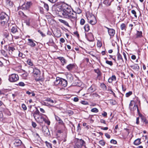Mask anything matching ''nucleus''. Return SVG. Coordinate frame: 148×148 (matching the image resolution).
Here are the masks:
<instances>
[{"instance_id": "nucleus-1", "label": "nucleus", "mask_w": 148, "mask_h": 148, "mask_svg": "<svg viewBox=\"0 0 148 148\" xmlns=\"http://www.w3.org/2000/svg\"><path fill=\"white\" fill-rule=\"evenodd\" d=\"M56 8L60 17L70 19L73 23H76L77 14L68 5L63 4L58 6Z\"/></svg>"}, {"instance_id": "nucleus-2", "label": "nucleus", "mask_w": 148, "mask_h": 148, "mask_svg": "<svg viewBox=\"0 0 148 148\" xmlns=\"http://www.w3.org/2000/svg\"><path fill=\"white\" fill-rule=\"evenodd\" d=\"M54 84L55 85H58L62 87H65L67 85V81L64 79L57 77Z\"/></svg>"}, {"instance_id": "nucleus-3", "label": "nucleus", "mask_w": 148, "mask_h": 148, "mask_svg": "<svg viewBox=\"0 0 148 148\" xmlns=\"http://www.w3.org/2000/svg\"><path fill=\"white\" fill-rule=\"evenodd\" d=\"M11 31L12 33L14 34V36L15 39H18L21 35V31L15 25L12 27L11 29Z\"/></svg>"}, {"instance_id": "nucleus-4", "label": "nucleus", "mask_w": 148, "mask_h": 148, "mask_svg": "<svg viewBox=\"0 0 148 148\" xmlns=\"http://www.w3.org/2000/svg\"><path fill=\"white\" fill-rule=\"evenodd\" d=\"M33 73L35 77L37 76L35 78L36 81H38L41 80V79L39 77L40 74V72L39 70L36 68L34 69Z\"/></svg>"}, {"instance_id": "nucleus-5", "label": "nucleus", "mask_w": 148, "mask_h": 148, "mask_svg": "<svg viewBox=\"0 0 148 148\" xmlns=\"http://www.w3.org/2000/svg\"><path fill=\"white\" fill-rule=\"evenodd\" d=\"M19 77L18 75L15 74H12L9 77V80L11 82H15L18 80Z\"/></svg>"}, {"instance_id": "nucleus-6", "label": "nucleus", "mask_w": 148, "mask_h": 148, "mask_svg": "<svg viewBox=\"0 0 148 148\" xmlns=\"http://www.w3.org/2000/svg\"><path fill=\"white\" fill-rule=\"evenodd\" d=\"M85 142L82 139H78L75 144V146L77 148H81L83 146L85 147Z\"/></svg>"}, {"instance_id": "nucleus-7", "label": "nucleus", "mask_w": 148, "mask_h": 148, "mask_svg": "<svg viewBox=\"0 0 148 148\" xmlns=\"http://www.w3.org/2000/svg\"><path fill=\"white\" fill-rule=\"evenodd\" d=\"M32 3L30 1L27 2L25 3L21 6V8L22 10H26L29 9L32 5Z\"/></svg>"}, {"instance_id": "nucleus-8", "label": "nucleus", "mask_w": 148, "mask_h": 148, "mask_svg": "<svg viewBox=\"0 0 148 148\" xmlns=\"http://www.w3.org/2000/svg\"><path fill=\"white\" fill-rule=\"evenodd\" d=\"M34 118L39 123H43V121H45V119L41 115L35 116Z\"/></svg>"}, {"instance_id": "nucleus-9", "label": "nucleus", "mask_w": 148, "mask_h": 148, "mask_svg": "<svg viewBox=\"0 0 148 148\" xmlns=\"http://www.w3.org/2000/svg\"><path fill=\"white\" fill-rule=\"evenodd\" d=\"M117 60L118 61L119 64L120 65L124 63V61L123 60V58L122 57L121 55L119 53V51H118L117 54Z\"/></svg>"}, {"instance_id": "nucleus-10", "label": "nucleus", "mask_w": 148, "mask_h": 148, "mask_svg": "<svg viewBox=\"0 0 148 148\" xmlns=\"http://www.w3.org/2000/svg\"><path fill=\"white\" fill-rule=\"evenodd\" d=\"M96 90V86L95 84L92 85L88 88V92L89 93H92L95 91Z\"/></svg>"}, {"instance_id": "nucleus-11", "label": "nucleus", "mask_w": 148, "mask_h": 148, "mask_svg": "<svg viewBox=\"0 0 148 148\" xmlns=\"http://www.w3.org/2000/svg\"><path fill=\"white\" fill-rule=\"evenodd\" d=\"M9 19V16L5 17V18L4 19L0 20L1 25L2 26H4L5 25L7 24Z\"/></svg>"}, {"instance_id": "nucleus-12", "label": "nucleus", "mask_w": 148, "mask_h": 148, "mask_svg": "<svg viewBox=\"0 0 148 148\" xmlns=\"http://www.w3.org/2000/svg\"><path fill=\"white\" fill-rule=\"evenodd\" d=\"M106 28L108 29V33L111 37L113 36L115 33V30L109 28L107 27Z\"/></svg>"}, {"instance_id": "nucleus-13", "label": "nucleus", "mask_w": 148, "mask_h": 148, "mask_svg": "<svg viewBox=\"0 0 148 148\" xmlns=\"http://www.w3.org/2000/svg\"><path fill=\"white\" fill-rule=\"evenodd\" d=\"M4 36L10 41H11L13 39V36L11 34L10 35L9 33H6L4 34Z\"/></svg>"}, {"instance_id": "nucleus-14", "label": "nucleus", "mask_w": 148, "mask_h": 148, "mask_svg": "<svg viewBox=\"0 0 148 148\" xmlns=\"http://www.w3.org/2000/svg\"><path fill=\"white\" fill-rule=\"evenodd\" d=\"M28 45L32 47H34L36 46V44L34 42V41L31 39H28Z\"/></svg>"}, {"instance_id": "nucleus-15", "label": "nucleus", "mask_w": 148, "mask_h": 148, "mask_svg": "<svg viewBox=\"0 0 148 148\" xmlns=\"http://www.w3.org/2000/svg\"><path fill=\"white\" fill-rule=\"evenodd\" d=\"M67 79L70 83H71L73 80V77L72 75L71 74H68L66 76Z\"/></svg>"}, {"instance_id": "nucleus-16", "label": "nucleus", "mask_w": 148, "mask_h": 148, "mask_svg": "<svg viewBox=\"0 0 148 148\" xmlns=\"http://www.w3.org/2000/svg\"><path fill=\"white\" fill-rule=\"evenodd\" d=\"M114 0H104L103 3L107 6H109L111 5V3Z\"/></svg>"}, {"instance_id": "nucleus-17", "label": "nucleus", "mask_w": 148, "mask_h": 148, "mask_svg": "<svg viewBox=\"0 0 148 148\" xmlns=\"http://www.w3.org/2000/svg\"><path fill=\"white\" fill-rule=\"evenodd\" d=\"M57 59L60 60L62 64V65H64V64L66 63L67 61L63 57H59L57 58Z\"/></svg>"}, {"instance_id": "nucleus-18", "label": "nucleus", "mask_w": 148, "mask_h": 148, "mask_svg": "<svg viewBox=\"0 0 148 148\" xmlns=\"http://www.w3.org/2000/svg\"><path fill=\"white\" fill-rule=\"evenodd\" d=\"M22 143L21 141L19 139H16L15 141L14 144L15 146L18 147L20 146Z\"/></svg>"}, {"instance_id": "nucleus-19", "label": "nucleus", "mask_w": 148, "mask_h": 148, "mask_svg": "<svg viewBox=\"0 0 148 148\" xmlns=\"http://www.w3.org/2000/svg\"><path fill=\"white\" fill-rule=\"evenodd\" d=\"M55 118L56 121L58 122V123L59 124L62 125L64 124L63 121H62L61 119L58 116L55 115Z\"/></svg>"}, {"instance_id": "nucleus-20", "label": "nucleus", "mask_w": 148, "mask_h": 148, "mask_svg": "<svg viewBox=\"0 0 148 148\" xmlns=\"http://www.w3.org/2000/svg\"><path fill=\"white\" fill-rule=\"evenodd\" d=\"M75 66V65L74 64H70L66 66V68L69 71H71Z\"/></svg>"}, {"instance_id": "nucleus-21", "label": "nucleus", "mask_w": 148, "mask_h": 148, "mask_svg": "<svg viewBox=\"0 0 148 148\" xmlns=\"http://www.w3.org/2000/svg\"><path fill=\"white\" fill-rule=\"evenodd\" d=\"M131 68L134 70H138L139 69V67L138 65L137 64H135L130 66Z\"/></svg>"}, {"instance_id": "nucleus-22", "label": "nucleus", "mask_w": 148, "mask_h": 148, "mask_svg": "<svg viewBox=\"0 0 148 148\" xmlns=\"http://www.w3.org/2000/svg\"><path fill=\"white\" fill-rule=\"evenodd\" d=\"M8 16L4 12L1 13L0 14V20L4 19Z\"/></svg>"}, {"instance_id": "nucleus-23", "label": "nucleus", "mask_w": 148, "mask_h": 148, "mask_svg": "<svg viewBox=\"0 0 148 148\" xmlns=\"http://www.w3.org/2000/svg\"><path fill=\"white\" fill-rule=\"evenodd\" d=\"M59 21L63 24L65 25L68 27H69V23L67 21H66L62 19H59Z\"/></svg>"}, {"instance_id": "nucleus-24", "label": "nucleus", "mask_w": 148, "mask_h": 148, "mask_svg": "<svg viewBox=\"0 0 148 148\" xmlns=\"http://www.w3.org/2000/svg\"><path fill=\"white\" fill-rule=\"evenodd\" d=\"M92 18H93V20H90V23L92 25H95L97 21L96 19L94 16H93Z\"/></svg>"}, {"instance_id": "nucleus-25", "label": "nucleus", "mask_w": 148, "mask_h": 148, "mask_svg": "<svg viewBox=\"0 0 148 148\" xmlns=\"http://www.w3.org/2000/svg\"><path fill=\"white\" fill-rule=\"evenodd\" d=\"M45 101L49 102L52 104H53L54 103H56V101L53 100L49 97L47 98L45 100Z\"/></svg>"}, {"instance_id": "nucleus-26", "label": "nucleus", "mask_w": 148, "mask_h": 148, "mask_svg": "<svg viewBox=\"0 0 148 148\" xmlns=\"http://www.w3.org/2000/svg\"><path fill=\"white\" fill-rule=\"evenodd\" d=\"M94 71L95 73H96L97 74V77H100L101 74V73L98 69H94Z\"/></svg>"}, {"instance_id": "nucleus-27", "label": "nucleus", "mask_w": 148, "mask_h": 148, "mask_svg": "<svg viewBox=\"0 0 148 148\" xmlns=\"http://www.w3.org/2000/svg\"><path fill=\"white\" fill-rule=\"evenodd\" d=\"M45 130H43V131L44 135L46 136L49 135L50 134V133L49 129L47 128Z\"/></svg>"}, {"instance_id": "nucleus-28", "label": "nucleus", "mask_w": 148, "mask_h": 148, "mask_svg": "<svg viewBox=\"0 0 148 148\" xmlns=\"http://www.w3.org/2000/svg\"><path fill=\"white\" fill-rule=\"evenodd\" d=\"M6 3L8 6H12V3L10 0H6Z\"/></svg>"}, {"instance_id": "nucleus-29", "label": "nucleus", "mask_w": 148, "mask_h": 148, "mask_svg": "<svg viewBox=\"0 0 148 148\" xmlns=\"http://www.w3.org/2000/svg\"><path fill=\"white\" fill-rule=\"evenodd\" d=\"M140 143V138H138L135 140L134 143L135 145H139Z\"/></svg>"}, {"instance_id": "nucleus-30", "label": "nucleus", "mask_w": 148, "mask_h": 148, "mask_svg": "<svg viewBox=\"0 0 148 148\" xmlns=\"http://www.w3.org/2000/svg\"><path fill=\"white\" fill-rule=\"evenodd\" d=\"M141 119L142 120V122L143 123L147 125L148 124V121L145 116L142 117Z\"/></svg>"}, {"instance_id": "nucleus-31", "label": "nucleus", "mask_w": 148, "mask_h": 148, "mask_svg": "<svg viewBox=\"0 0 148 148\" xmlns=\"http://www.w3.org/2000/svg\"><path fill=\"white\" fill-rule=\"evenodd\" d=\"M142 36V33L141 31H137L136 33V37L140 38Z\"/></svg>"}, {"instance_id": "nucleus-32", "label": "nucleus", "mask_w": 148, "mask_h": 148, "mask_svg": "<svg viewBox=\"0 0 148 148\" xmlns=\"http://www.w3.org/2000/svg\"><path fill=\"white\" fill-rule=\"evenodd\" d=\"M34 69L31 66H29L27 69V71L29 73H32Z\"/></svg>"}, {"instance_id": "nucleus-33", "label": "nucleus", "mask_w": 148, "mask_h": 148, "mask_svg": "<svg viewBox=\"0 0 148 148\" xmlns=\"http://www.w3.org/2000/svg\"><path fill=\"white\" fill-rule=\"evenodd\" d=\"M27 64L30 66H32L33 65V62L30 59H27Z\"/></svg>"}, {"instance_id": "nucleus-34", "label": "nucleus", "mask_w": 148, "mask_h": 148, "mask_svg": "<svg viewBox=\"0 0 148 148\" xmlns=\"http://www.w3.org/2000/svg\"><path fill=\"white\" fill-rule=\"evenodd\" d=\"M84 28L86 31L88 32L90 29V27L88 24H86L84 26Z\"/></svg>"}, {"instance_id": "nucleus-35", "label": "nucleus", "mask_w": 148, "mask_h": 148, "mask_svg": "<svg viewBox=\"0 0 148 148\" xmlns=\"http://www.w3.org/2000/svg\"><path fill=\"white\" fill-rule=\"evenodd\" d=\"M40 112L38 110L36 109V110L33 113V116L35 118V116L36 115H40Z\"/></svg>"}, {"instance_id": "nucleus-36", "label": "nucleus", "mask_w": 148, "mask_h": 148, "mask_svg": "<svg viewBox=\"0 0 148 148\" xmlns=\"http://www.w3.org/2000/svg\"><path fill=\"white\" fill-rule=\"evenodd\" d=\"M134 102L133 101H131L129 104V108L130 110L132 111V108L131 107V106H132L134 104Z\"/></svg>"}, {"instance_id": "nucleus-37", "label": "nucleus", "mask_w": 148, "mask_h": 148, "mask_svg": "<svg viewBox=\"0 0 148 148\" xmlns=\"http://www.w3.org/2000/svg\"><path fill=\"white\" fill-rule=\"evenodd\" d=\"M100 86L103 90H106L107 89V87L104 83L101 84Z\"/></svg>"}, {"instance_id": "nucleus-38", "label": "nucleus", "mask_w": 148, "mask_h": 148, "mask_svg": "<svg viewBox=\"0 0 148 148\" xmlns=\"http://www.w3.org/2000/svg\"><path fill=\"white\" fill-rule=\"evenodd\" d=\"M8 49L9 51L11 52V53H12V52L13 51L15 50V49L14 47L10 46H9Z\"/></svg>"}, {"instance_id": "nucleus-39", "label": "nucleus", "mask_w": 148, "mask_h": 148, "mask_svg": "<svg viewBox=\"0 0 148 148\" xmlns=\"http://www.w3.org/2000/svg\"><path fill=\"white\" fill-rule=\"evenodd\" d=\"M45 143L48 148H52V144L51 143L48 142L47 141H45Z\"/></svg>"}, {"instance_id": "nucleus-40", "label": "nucleus", "mask_w": 148, "mask_h": 148, "mask_svg": "<svg viewBox=\"0 0 148 148\" xmlns=\"http://www.w3.org/2000/svg\"><path fill=\"white\" fill-rule=\"evenodd\" d=\"M91 111L93 112L97 113L99 112V110L96 108H94L91 109Z\"/></svg>"}, {"instance_id": "nucleus-41", "label": "nucleus", "mask_w": 148, "mask_h": 148, "mask_svg": "<svg viewBox=\"0 0 148 148\" xmlns=\"http://www.w3.org/2000/svg\"><path fill=\"white\" fill-rule=\"evenodd\" d=\"M102 45V44L101 42L99 40L98 41L97 44V47H100Z\"/></svg>"}, {"instance_id": "nucleus-42", "label": "nucleus", "mask_w": 148, "mask_h": 148, "mask_svg": "<svg viewBox=\"0 0 148 148\" xmlns=\"http://www.w3.org/2000/svg\"><path fill=\"white\" fill-rule=\"evenodd\" d=\"M132 91H129V92L127 93L125 95L126 97H128L130 95H132Z\"/></svg>"}, {"instance_id": "nucleus-43", "label": "nucleus", "mask_w": 148, "mask_h": 148, "mask_svg": "<svg viewBox=\"0 0 148 148\" xmlns=\"http://www.w3.org/2000/svg\"><path fill=\"white\" fill-rule=\"evenodd\" d=\"M106 64L110 65L111 66H112L113 65L112 62L111 61L106 60Z\"/></svg>"}, {"instance_id": "nucleus-44", "label": "nucleus", "mask_w": 148, "mask_h": 148, "mask_svg": "<svg viewBox=\"0 0 148 148\" xmlns=\"http://www.w3.org/2000/svg\"><path fill=\"white\" fill-rule=\"evenodd\" d=\"M44 7L47 11H48L49 10V6L47 4L44 3Z\"/></svg>"}, {"instance_id": "nucleus-45", "label": "nucleus", "mask_w": 148, "mask_h": 148, "mask_svg": "<svg viewBox=\"0 0 148 148\" xmlns=\"http://www.w3.org/2000/svg\"><path fill=\"white\" fill-rule=\"evenodd\" d=\"M85 22V21L84 19H81L80 21V24L81 25H83L84 24Z\"/></svg>"}, {"instance_id": "nucleus-46", "label": "nucleus", "mask_w": 148, "mask_h": 148, "mask_svg": "<svg viewBox=\"0 0 148 148\" xmlns=\"http://www.w3.org/2000/svg\"><path fill=\"white\" fill-rule=\"evenodd\" d=\"M81 103L84 105H88V103L85 101H81Z\"/></svg>"}, {"instance_id": "nucleus-47", "label": "nucleus", "mask_w": 148, "mask_h": 148, "mask_svg": "<svg viewBox=\"0 0 148 148\" xmlns=\"http://www.w3.org/2000/svg\"><path fill=\"white\" fill-rule=\"evenodd\" d=\"M99 144L101 146H103L105 145V143L103 140H101L99 141Z\"/></svg>"}, {"instance_id": "nucleus-48", "label": "nucleus", "mask_w": 148, "mask_h": 148, "mask_svg": "<svg viewBox=\"0 0 148 148\" xmlns=\"http://www.w3.org/2000/svg\"><path fill=\"white\" fill-rule=\"evenodd\" d=\"M110 103L113 105L116 104V102L115 100H110Z\"/></svg>"}, {"instance_id": "nucleus-49", "label": "nucleus", "mask_w": 148, "mask_h": 148, "mask_svg": "<svg viewBox=\"0 0 148 148\" xmlns=\"http://www.w3.org/2000/svg\"><path fill=\"white\" fill-rule=\"evenodd\" d=\"M131 12L132 13L134 14V16L135 17H137V16L136 15V12L135 11V10H132V11H131Z\"/></svg>"}, {"instance_id": "nucleus-50", "label": "nucleus", "mask_w": 148, "mask_h": 148, "mask_svg": "<svg viewBox=\"0 0 148 148\" xmlns=\"http://www.w3.org/2000/svg\"><path fill=\"white\" fill-rule=\"evenodd\" d=\"M136 109H138V106L137 105H136L135 104H134V107L132 108V111H134Z\"/></svg>"}, {"instance_id": "nucleus-51", "label": "nucleus", "mask_w": 148, "mask_h": 148, "mask_svg": "<svg viewBox=\"0 0 148 148\" xmlns=\"http://www.w3.org/2000/svg\"><path fill=\"white\" fill-rule=\"evenodd\" d=\"M137 112L138 114V115L141 118V119H142V118L143 117H144L140 113L138 110V109H137Z\"/></svg>"}, {"instance_id": "nucleus-52", "label": "nucleus", "mask_w": 148, "mask_h": 148, "mask_svg": "<svg viewBox=\"0 0 148 148\" xmlns=\"http://www.w3.org/2000/svg\"><path fill=\"white\" fill-rule=\"evenodd\" d=\"M125 24L124 23H122L121 25V28L122 30H123L125 29Z\"/></svg>"}, {"instance_id": "nucleus-53", "label": "nucleus", "mask_w": 148, "mask_h": 148, "mask_svg": "<svg viewBox=\"0 0 148 148\" xmlns=\"http://www.w3.org/2000/svg\"><path fill=\"white\" fill-rule=\"evenodd\" d=\"M27 75L28 74L27 73H24L22 74V77L24 79H25L27 76Z\"/></svg>"}, {"instance_id": "nucleus-54", "label": "nucleus", "mask_w": 148, "mask_h": 148, "mask_svg": "<svg viewBox=\"0 0 148 148\" xmlns=\"http://www.w3.org/2000/svg\"><path fill=\"white\" fill-rule=\"evenodd\" d=\"M1 53L5 57L7 56V55L6 53V52L4 50H2L1 51Z\"/></svg>"}, {"instance_id": "nucleus-55", "label": "nucleus", "mask_w": 148, "mask_h": 148, "mask_svg": "<svg viewBox=\"0 0 148 148\" xmlns=\"http://www.w3.org/2000/svg\"><path fill=\"white\" fill-rule=\"evenodd\" d=\"M110 142L111 143H112L114 144H116L117 143V141L116 140H114L113 139L111 140H110Z\"/></svg>"}, {"instance_id": "nucleus-56", "label": "nucleus", "mask_w": 148, "mask_h": 148, "mask_svg": "<svg viewBox=\"0 0 148 148\" xmlns=\"http://www.w3.org/2000/svg\"><path fill=\"white\" fill-rule=\"evenodd\" d=\"M110 78L112 81H115L116 80V77L114 75H112Z\"/></svg>"}, {"instance_id": "nucleus-57", "label": "nucleus", "mask_w": 148, "mask_h": 148, "mask_svg": "<svg viewBox=\"0 0 148 148\" xmlns=\"http://www.w3.org/2000/svg\"><path fill=\"white\" fill-rule=\"evenodd\" d=\"M22 107L24 110H26L27 108L25 105L24 104H23L22 105Z\"/></svg>"}, {"instance_id": "nucleus-58", "label": "nucleus", "mask_w": 148, "mask_h": 148, "mask_svg": "<svg viewBox=\"0 0 148 148\" xmlns=\"http://www.w3.org/2000/svg\"><path fill=\"white\" fill-rule=\"evenodd\" d=\"M38 32L40 33V34L41 35L42 37H43L45 36V34H43V33L41 30H38Z\"/></svg>"}, {"instance_id": "nucleus-59", "label": "nucleus", "mask_w": 148, "mask_h": 148, "mask_svg": "<svg viewBox=\"0 0 148 148\" xmlns=\"http://www.w3.org/2000/svg\"><path fill=\"white\" fill-rule=\"evenodd\" d=\"M123 54L124 56V58L125 59V62H126V61H127V58L126 55V53H125V52H123Z\"/></svg>"}, {"instance_id": "nucleus-60", "label": "nucleus", "mask_w": 148, "mask_h": 148, "mask_svg": "<svg viewBox=\"0 0 148 148\" xmlns=\"http://www.w3.org/2000/svg\"><path fill=\"white\" fill-rule=\"evenodd\" d=\"M18 85L19 86H25L24 83L23 82H19L18 83Z\"/></svg>"}, {"instance_id": "nucleus-61", "label": "nucleus", "mask_w": 148, "mask_h": 148, "mask_svg": "<svg viewBox=\"0 0 148 148\" xmlns=\"http://www.w3.org/2000/svg\"><path fill=\"white\" fill-rule=\"evenodd\" d=\"M100 122L101 123H104V124H106V121L103 119H101L100 120Z\"/></svg>"}, {"instance_id": "nucleus-62", "label": "nucleus", "mask_w": 148, "mask_h": 148, "mask_svg": "<svg viewBox=\"0 0 148 148\" xmlns=\"http://www.w3.org/2000/svg\"><path fill=\"white\" fill-rule=\"evenodd\" d=\"M105 136L108 138H110V135L107 133L105 134Z\"/></svg>"}, {"instance_id": "nucleus-63", "label": "nucleus", "mask_w": 148, "mask_h": 148, "mask_svg": "<svg viewBox=\"0 0 148 148\" xmlns=\"http://www.w3.org/2000/svg\"><path fill=\"white\" fill-rule=\"evenodd\" d=\"M34 136L35 137H38L39 138H40V136L39 135V134L37 133H34Z\"/></svg>"}, {"instance_id": "nucleus-64", "label": "nucleus", "mask_w": 148, "mask_h": 148, "mask_svg": "<svg viewBox=\"0 0 148 148\" xmlns=\"http://www.w3.org/2000/svg\"><path fill=\"white\" fill-rule=\"evenodd\" d=\"M79 99L77 97H75L74 98L73 101L75 102H77L78 101Z\"/></svg>"}]
</instances>
